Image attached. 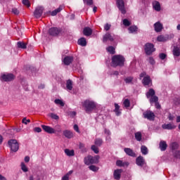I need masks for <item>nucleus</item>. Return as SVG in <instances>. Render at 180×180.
Here are the masks:
<instances>
[{"instance_id": "obj_1", "label": "nucleus", "mask_w": 180, "mask_h": 180, "mask_svg": "<svg viewBox=\"0 0 180 180\" xmlns=\"http://www.w3.org/2000/svg\"><path fill=\"white\" fill-rule=\"evenodd\" d=\"M126 59L122 55H115L112 57V67H124Z\"/></svg>"}, {"instance_id": "obj_2", "label": "nucleus", "mask_w": 180, "mask_h": 180, "mask_svg": "<svg viewBox=\"0 0 180 180\" xmlns=\"http://www.w3.org/2000/svg\"><path fill=\"white\" fill-rule=\"evenodd\" d=\"M146 98L149 99V102L151 105L158 102V96H155V91H154V89H150L146 94Z\"/></svg>"}, {"instance_id": "obj_3", "label": "nucleus", "mask_w": 180, "mask_h": 180, "mask_svg": "<svg viewBox=\"0 0 180 180\" xmlns=\"http://www.w3.org/2000/svg\"><path fill=\"white\" fill-rule=\"evenodd\" d=\"M83 106L86 112H92V110L96 109V103L93 101L86 100L83 103Z\"/></svg>"}, {"instance_id": "obj_4", "label": "nucleus", "mask_w": 180, "mask_h": 180, "mask_svg": "<svg viewBox=\"0 0 180 180\" xmlns=\"http://www.w3.org/2000/svg\"><path fill=\"white\" fill-rule=\"evenodd\" d=\"M8 147L13 153H16L19 150V143H18L16 139H10L8 141Z\"/></svg>"}, {"instance_id": "obj_5", "label": "nucleus", "mask_w": 180, "mask_h": 180, "mask_svg": "<svg viewBox=\"0 0 180 180\" xmlns=\"http://www.w3.org/2000/svg\"><path fill=\"white\" fill-rule=\"evenodd\" d=\"M144 51L146 56H152L153 53L155 51V49L154 48V44L151 43H146L144 46Z\"/></svg>"}, {"instance_id": "obj_6", "label": "nucleus", "mask_w": 180, "mask_h": 180, "mask_svg": "<svg viewBox=\"0 0 180 180\" xmlns=\"http://www.w3.org/2000/svg\"><path fill=\"white\" fill-rule=\"evenodd\" d=\"M15 78H16V77L15 76V75L12 74V73H8V74H4L1 76L0 79L1 81H4V82H11V81H13V79H15Z\"/></svg>"}, {"instance_id": "obj_7", "label": "nucleus", "mask_w": 180, "mask_h": 180, "mask_svg": "<svg viewBox=\"0 0 180 180\" xmlns=\"http://www.w3.org/2000/svg\"><path fill=\"white\" fill-rule=\"evenodd\" d=\"M61 32H63V30L61 28L53 27L49 30V34L50 36H53L54 37H56L60 34Z\"/></svg>"}, {"instance_id": "obj_8", "label": "nucleus", "mask_w": 180, "mask_h": 180, "mask_svg": "<svg viewBox=\"0 0 180 180\" xmlns=\"http://www.w3.org/2000/svg\"><path fill=\"white\" fill-rule=\"evenodd\" d=\"M117 6L120 11L122 15H126V8L124 7V1L123 0H117Z\"/></svg>"}, {"instance_id": "obj_9", "label": "nucleus", "mask_w": 180, "mask_h": 180, "mask_svg": "<svg viewBox=\"0 0 180 180\" xmlns=\"http://www.w3.org/2000/svg\"><path fill=\"white\" fill-rule=\"evenodd\" d=\"M44 11V8H43V6L37 7L35 11H34V18H36V19H39V18H41Z\"/></svg>"}, {"instance_id": "obj_10", "label": "nucleus", "mask_w": 180, "mask_h": 180, "mask_svg": "<svg viewBox=\"0 0 180 180\" xmlns=\"http://www.w3.org/2000/svg\"><path fill=\"white\" fill-rule=\"evenodd\" d=\"M41 127L45 133H48V134H54V128L44 124L41 125Z\"/></svg>"}, {"instance_id": "obj_11", "label": "nucleus", "mask_w": 180, "mask_h": 180, "mask_svg": "<svg viewBox=\"0 0 180 180\" xmlns=\"http://www.w3.org/2000/svg\"><path fill=\"white\" fill-rule=\"evenodd\" d=\"M136 164L138 167H144V164H146V160L143 156H139L136 159Z\"/></svg>"}, {"instance_id": "obj_12", "label": "nucleus", "mask_w": 180, "mask_h": 180, "mask_svg": "<svg viewBox=\"0 0 180 180\" xmlns=\"http://www.w3.org/2000/svg\"><path fill=\"white\" fill-rule=\"evenodd\" d=\"M122 172H123V169H115L113 172L114 179H115V180L120 179V178L122 176Z\"/></svg>"}, {"instance_id": "obj_13", "label": "nucleus", "mask_w": 180, "mask_h": 180, "mask_svg": "<svg viewBox=\"0 0 180 180\" xmlns=\"http://www.w3.org/2000/svg\"><path fill=\"white\" fill-rule=\"evenodd\" d=\"M162 128L164 130H174L175 129H176V125L174 124H164L162 125Z\"/></svg>"}, {"instance_id": "obj_14", "label": "nucleus", "mask_w": 180, "mask_h": 180, "mask_svg": "<svg viewBox=\"0 0 180 180\" xmlns=\"http://www.w3.org/2000/svg\"><path fill=\"white\" fill-rule=\"evenodd\" d=\"M168 40H171V37L168 34L166 35H159L157 37V41H168Z\"/></svg>"}, {"instance_id": "obj_15", "label": "nucleus", "mask_w": 180, "mask_h": 180, "mask_svg": "<svg viewBox=\"0 0 180 180\" xmlns=\"http://www.w3.org/2000/svg\"><path fill=\"white\" fill-rule=\"evenodd\" d=\"M99 155H96V156H91V155H88V159L90 160V165L91 164H98L99 162Z\"/></svg>"}, {"instance_id": "obj_16", "label": "nucleus", "mask_w": 180, "mask_h": 180, "mask_svg": "<svg viewBox=\"0 0 180 180\" xmlns=\"http://www.w3.org/2000/svg\"><path fill=\"white\" fill-rule=\"evenodd\" d=\"M124 151L126 155H129V157H136V153H134V151H133L130 148H124Z\"/></svg>"}, {"instance_id": "obj_17", "label": "nucleus", "mask_w": 180, "mask_h": 180, "mask_svg": "<svg viewBox=\"0 0 180 180\" xmlns=\"http://www.w3.org/2000/svg\"><path fill=\"white\" fill-rule=\"evenodd\" d=\"M172 54L174 57H180V47L174 46L172 49Z\"/></svg>"}, {"instance_id": "obj_18", "label": "nucleus", "mask_w": 180, "mask_h": 180, "mask_svg": "<svg viewBox=\"0 0 180 180\" xmlns=\"http://www.w3.org/2000/svg\"><path fill=\"white\" fill-rule=\"evenodd\" d=\"M74 61V57L72 56H65L63 59V64L65 65H70L71 63Z\"/></svg>"}, {"instance_id": "obj_19", "label": "nucleus", "mask_w": 180, "mask_h": 180, "mask_svg": "<svg viewBox=\"0 0 180 180\" xmlns=\"http://www.w3.org/2000/svg\"><path fill=\"white\" fill-rule=\"evenodd\" d=\"M152 6L154 10L156 11V12H160L161 11V4H160L159 1H154L152 3Z\"/></svg>"}, {"instance_id": "obj_20", "label": "nucleus", "mask_w": 180, "mask_h": 180, "mask_svg": "<svg viewBox=\"0 0 180 180\" xmlns=\"http://www.w3.org/2000/svg\"><path fill=\"white\" fill-rule=\"evenodd\" d=\"M155 31L157 33H160L163 29L162 24L160 22H157L154 24Z\"/></svg>"}, {"instance_id": "obj_21", "label": "nucleus", "mask_w": 180, "mask_h": 180, "mask_svg": "<svg viewBox=\"0 0 180 180\" xmlns=\"http://www.w3.org/2000/svg\"><path fill=\"white\" fill-rule=\"evenodd\" d=\"M63 8L64 6H60L58 8L55 9L54 11H49V13H51V16H56L57 15V13H60V12H61V11H63Z\"/></svg>"}, {"instance_id": "obj_22", "label": "nucleus", "mask_w": 180, "mask_h": 180, "mask_svg": "<svg viewBox=\"0 0 180 180\" xmlns=\"http://www.w3.org/2000/svg\"><path fill=\"white\" fill-rule=\"evenodd\" d=\"M92 29H91V27H85L83 30V34L84 36H87L89 37L92 34Z\"/></svg>"}, {"instance_id": "obj_23", "label": "nucleus", "mask_w": 180, "mask_h": 180, "mask_svg": "<svg viewBox=\"0 0 180 180\" xmlns=\"http://www.w3.org/2000/svg\"><path fill=\"white\" fill-rule=\"evenodd\" d=\"M63 136H65L66 139H72L74 137V133L68 129H66L63 131Z\"/></svg>"}, {"instance_id": "obj_24", "label": "nucleus", "mask_w": 180, "mask_h": 180, "mask_svg": "<svg viewBox=\"0 0 180 180\" xmlns=\"http://www.w3.org/2000/svg\"><path fill=\"white\" fill-rule=\"evenodd\" d=\"M109 40L110 41H113L114 39L113 37H112V34L110 33H106L103 38V43H106V41Z\"/></svg>"}, {"instance_id": "obj_25", "label": "nucleus", "mask_w": 180, "mask_h": 180, "mask_svg": "<svg viewBox=\"0 0 180 180\" xmlns=\"http://www.w3.org/2000/svg\"><path fill=\"white\" fill-rule=\"evenodd\" d=\"M167 147H168V145L167 144V142L165 141H161L159 143V148L162 151H165L167 150Z\"/></svg>"}, {"instance_id": "obj_26", "label": "nucleus", "mask_w": 180, "mask_h": 180, "mask_svg": "<svg viewBox=\"0 0 180 180\" xmlns=\"http://www.w3.org/2000/svg\"><path fill=\"white\" fill-rule=\"evenodd\" d=\"M143 117L148 119V120L153 121L155 119V115L154 113H146L143 114Z\"/></svg>"}, {"instance_id": "obj_27", "label": "nucleus", "mask_w": 180, "mask_h": 180, "mask_svg": "<svg viewBox=\"0 0 180 180\" xmlns=\"http://www.w3.org/2000/svg\"><path fill=\"white\" fill-rule=\"evenodd\" d=\"M77 44H79V46H82V47H85V46H86V39L84 37L80 38L77 41Z\"/></svg>"}, {"instance_id": "obj_28", "label": "nucleus", "mask_w": 180, "mask_h": 180, "mask_svg": "<svg viewBox=\"0 0 180 180\" xmlns=\"http://www.w3.org/2000/svg\"><path fill=\"white\" fill-rule=\"evenodd\" d=\"M142 82L143 85H150V82H151V78L150 76L147 75L143 77Z\"/></svg>"}, {"instance_id": "obj_29", "label": "nucleus", "mask_w": 180, "mask_h": 180, "mask_svg": "<svg viewBox=\"0 0 180 180\" xmlns=\"http://www.w3.org/2000/svg\"><path fill=\"white\" fill-rule=\"evenodd\" d=\"M116 165L117 167H129V162H123L122 160H117Z\"/></svg>"}, {"instance_id": "obj_30", "label": "nucleus", "mask_w": 180, "mask_h": 180, "mask_svg": "<svg viewBox=\"0 0 180 180\" xmlns=\"http://www.w3.org/2000/svg\"><path fill=\"white\" fill-rule=\"evenodd\" d=\"M17 47L18 49H22L23 50H25L27 47V44H26L23 41H18V42H17Z\"/></svg>"}, {"instance_id": "obj_31", "label": "nucleus", "mask_w": 180, "mask_h": 180, "mask_svg": "<svg viewBox=\"0 0 180 180\" xmlns=\"http://www.w3.org/2000/svg\"><path fill=\"white\" fill-rule=\"evenodd\" d=\"M66 88L68 91H72V80L71 79H68L66 82Z\"/></svg>"}, {"instance_id": "obj_32", "label": "nucleus", "mask_w": 180, "mask_h": 180, "mask_svg": "<svg viewBox=\"0 0 180 180\" xmlns=\"http://www.w3.org/2000/svg\"><path fill=\"white\" fill-rule=\"evenodd\" d=\"M65 153L68 157H74V155H75L74 150L65 149Z\"/></svg>"}, {"instance_id": "obj_33", "label": "nucleus", "mask_w": 180, "mask_h": 180, "mask_svg": "<svg viewBox=\"0 0 180 180\" xmlns=\"http://www.w3.org/2000/svg\"><path fill=\"white\" fill-rule=\"evenodd\" d=\"M53 131L54 134H56V133H61V131H63V129H61V125L56 124L55 126V128H53Z\"/></svg>"}, {"instance_id": "obj_34", "label": "nucleus", "mask_w": 180, "mask_h": 180, "mask_svg": "<svg viewBox=\"0 0 180 180\" xmlns=\"http://www.w3.org/2000/svg\"><path fill=\"white\" fill-rule=\"evenodd\" d=\"M141 152L143 155H147V154H148V148H147L146 146H142L141 147Z\"/></svg>"}, {"instance_id": "obj_35", "label": "nucleus", "mask_w": 180, "mask_h": 180, "mask_svg": "<svg viewBox=\"0 0 180 180\" xmlns=\"http://www.w3.org/2000/svg\"><path fill=\"white\" fill-rule=\"evenodd\" d=\"M170 148L172 150H178V148H179V144H178L176 142H172L170 144Z\"/></svg>"}, {"instance_id": "obj_36", "label": "nucleus", "mask_w": 180, "mask_h": 180, "mask_svg": "<svg viewBox=\"0 0 180 180\" xmlns=\"http://www.w3.org/2000/svg\"><path fill=\"white\" fill-rule=\"evenodd\" d=\"M79 150H81L82 153H86V151H88L86 150V148H85V144L80 143L79 144Z\"/></svg>"}, {"instance_id": "obj_37", "label": "nucleus", "mask_w": 180, "mask_h": 180, "mask_svg": "<svg viewBox=\"0 0 180 180\" xmlns=\"http://www.w3.org/2000/svg\"><path fill=\"white\" fill-rule=\"evenodd\" d=\"M106 50L110 54H115L116 53L115 51V47L112 46L107 47Z\"/></svg>"}, {"instance_id": "obj_38", "label": "nucleus", "mask_w": 180, "mask_h": 180, "mask_svg": "<svg viewBox=\"0 0 180 180\" xmlns=\"http://www.w3.org/2000/svg\"><path fill=\"white\" fill-rule=\"evenodd\" d=\"M129 30L130 33H134V32H137V30H139V27L136 25H131L129 27Z\"/></svg>"}, {"instance_id": "obj_39", "label": "nucleus", "mask_w": 180, "mask_h": 180, "mask_svg": "<svg viewBox=\"0 0 180 180\" xmlns=\"http://www.w3.org/2000/svg\"><path fill=\"white\" fill-rule=\"evenodd\" d=\"M103 143V141L101 139H96L94 144L97 146L98 147H101L102 146V143Z\"/></svg>"}, {"instance_id": "obj_40", "label": "nucleus", "mask_w": 180, "mask_h": 180, "mask_svg": "<svg viewBox=\"0 0 180 180\" xmlns=\"http://www.w3.org/2000/svg\"><path fill=\"white\" fill-rule=\"evenodd\" d=\"M89 169H90V171H93V172H97V171L99 170V167L94 165H91L89 167Z\"/></svg>"}, {"instance_id": "obj_41", "label": "nucleus", "mask_w": 180, "mask_h": 180, "mask_svg": "<svg viewBox=\"0 0 180 180\" xmlns=\"http://www.w3.org/2000/svg\"><path fill=\"white\" fill-rule=\"evenodd\" d=\"M135 139L137 141H140L142 139L141 132L138 131V132L135 133Z\"/></svg>"}, {"instance_id": "obj_42", "label": "nucleus", "mask_w": 180, "mask_h": 180, "mask_svg": "<svg viewBox=\"0 0 180 180\" xmlns=\"http://www.w3.org/2000/svg\"><path fill=\"white\" fill-rule=\"evenodd\" d=\"M56 105H59V106H64L65 103H64V101H63L62 100L60 99H56L54 101Z\"/></svg>"}, {"instance_id": "obj_43", "label": "nucleus", "mask_w": 180, "mask_h": 180, "mask_svg": "<svg viewBox=\"0 0 180 180\" xmlns=\"http://www.w3.org/2000/svg\"><path fill=\"white\" fill-rule=\"evenodd\" d=\"M49 117H51V119H53L54 120H58V119H60V117L55 113L49 114Z\"/></svg>"}, {"instance_id": "obj_44", "label": "nucleus", "mask_w": 180, "mask_h": 180, "mask_svg": "<svg viewBox=\"0 0 180 180\" xmlns=\"http://www.w3.org/2000/svg\"><path fill=\"white\" fill-rule=\"evenodd\" d=\"M133 77H126L124 81L125 82L126 84H131V82H133Z\"/></svg>"}, {"instance_id": "obj_45", "label": "nucleus", "mask_w": 180, "mask_h": 180, "mask_svg": "<svg viewBox=\"0 0 180 180\" xmlns=\"http://www.w3.org/2000/svg\"><path fill=\"white\" fill-rule=\"evenodd\" d=\"M124 108H130V100L128 98L125 99L123 102Z\"/></svg>"}, {"instance_id": "obj_46", "label": "nucleus", "mask_w": 180, "mask_h": 180, "mask_svg": "<svg viewBox=\"0 0 180 180\" xmlns=\"http://www.w3.org/2000/svg\"><path fill=\"white\" fill-rule=\"evenodd\" d=\"M114 105H115L114 112L115 113H120V105L119 104L116 103L114 104Z\"/></svg>"}, {"instance_id": "obj_47", "label": "nucleus", "mask_w": 180, "mask_h": 180, "mask_svg": "<svg viewBox=\"0 0 180 180\" xmlns=\"http://www.w3.org/2000/svg\"><path fill=\"white\" fill-rule=\"evenodd\" d=\"M21 169L23 171V172H27V171H29V169H27V167H26L25 162L21 163Z\"/></svg>"}, {"instance_id": "obj_48", "label": "nucleus", "mask_w": 180, "mask_h": 180, "mask_svg": "<svg viewBox=\"0 0 180 180\" xmlns=\"http://www.w3.org/2000/svg\"><path fill=\"white\" fill-rule=\"evenodd\" d=\"M148 61L150 65H154L155 64V60H154V58L153 56H150L148 59Z\"/></svg>"}, {"instance_id": "obj_49", "label": "nucleus", "mask_w": 180, "mask_h": 180, "mask_svg": "<svg viewBox=\"0 0 180 180\" xmlns=\"http://www.w3.org/2000/svg\"><path fill=\"white\" fill-rule=\"evenodd\" d=\"M91 150L95 153V154H98L99 153V149L95 145L91 146Z\"/></svg>"}, {"instance_id": "obj_50", "label": "nucleus", "mask_w": 180, "mask_h": 180, "mask_svg": "<svg viewBox=\"0 0 180 180\" xmlns=\"http://www.w3.org/2000/svg\"><path fill=\"white\" fill-rule=\"evenodd\" d=\"M83 2L89 6H91V5H94V0H83Z\"/></svg>"}, {"instance_id": "obj_51", "label": "nucleus", "mask_w": 180, "mask_h": 180, "mask_svg": "<svg viewBox=\"0 0 180 180\" xmlns=\"http://www.w3.org/2000/svg\"><path fill=\"white\" fill-rule=\"evenodd\" d=\"M123 25H124V26H130L131 25V23L130 22V21H129V20L124 19L123 20Z\"/></svg>"}, {"instance_id": "obj_52", "label": "nucleus", "mask_w": 180, "mask_h": 180, "mask_svg": "<svg viewBox=\"0 0 180 180\" xmlns=\"http://www.w3.org/2000/svg\"><path fill=\"white\" fill-rule=\"evenodd\" d=\"M159 58H160V60H165L167 58V54L164 53H161L159 54Z\"/></svg>"}, {"instance_id": "obj_53", "label": "nucleus", "mask_w": 180, "mask_h": 180, "mask_svg": "<svg viewBox=\"0 0 180 180\" xmlns=\"http://www.w3.org/2000/svg\"><path fill=\"white\" fill-rule=\"evenodd\" d=\"M22 4L25 6H27V8L30 6V1H29V0H22Z\"/></svg>"}, {"instance_id": "obj_54", "label": "nucleus", "mask_w": 180, "mask_h": 180, "mask_svg": "<svg viewBox=\"0 0 180 180\" xmlns=\"http://www.w3.org/2000/svg\"><path fill=\"white\" fill-rule=\"evenodd\" d=\"M90 160L88 159V156L84 158V162L85 165H90Z\"/></svg>"}, {"instance_id": "obj_55", "label": "nucleus", "mask_w": 180, "mask_h": 180, "mask_svg": "<svg viewBox=\"0 0 180 180\" xmlns=\"http://www.w3.org/2000/svg\"><path fill=\"white\" fill-rule=\"evenodd\" d=\"M174 158H178L180 160V150H176L174 154Z\"/></svg>"}, {"instance_id": "obj_56", "label": "nucleus", "mask_w": 180, "mask_h": 180, "mask_svg": "<svg viewBox=\"0 0 180 180\" xmlns=\"http://www.w3.org/2000/svg\"><path fill=\"white\" fill-rule=\"evenodd\" d=\"M110 24H105V26H104V30H106V32H108V30H110Z\"/></svg>"}, {"instance_id": "obj_57", "label": "nucleus", "mask_w": 180, "mask_h": 180, "mask_svg": "<svg viewBox=\"0 0 180 180\" xmlns=\"http://www.w3.org/2000/svg\"><path fill=\"white\" fill-rule=\"evenodd\" d=\"M22 123L27 124V123H30V120H27L26 117H24L22 120Z\"/></svg>"}, {"instance_id": "obj_58", "label": "nucleus", "mask_w": 180, "mask_h": 180, "mask_svg": "<svg viewBox=\"0 0 180 180\" xmlns=\"http://www.w3.org/2000/svg\"><path fill=\"white\" fill-rule=\"evenodd\" d=\"M12 12L14 13V15H19L20 13L19 10H18L16 8H13Z\"/></svg>"}, {"instance_id": "obj_59", "label": "nucleus", "mask_w": 180, "mask_h": 180, "mask_svg": "<svg viewBox=\"0 0 180 180\" xmlns=\"http://www.w3.org/2000/svg\"><path fill=\"white\" fill-rule=\"evenodd\" d=\"M73 129L75 131H77V133H79V127L77 124H75Z\"/></svg>"}, {"instance_id": "obj_60", "label": "nucleus", "mask_w": 180, "mask_h": 180, "mask_svg": "<svg viewBox=\"0 0 180 180\" xmlns=\"http://www.w3.org/2000/svg\"><path fill=\"white\" fill-rule=\"evenodd\" d=\"M34 131H35L36 133H41V128H40V127H35L34 129Z\"/></svg>"}, {"instance_id": "obj_61", "label": "nucleus", "mask_w": 180, "mask_h": 180, "mask_svg": "<svg viewBox=\"0 0 180 180\" xmlns=\"http://www.w3.org/2000/svg\"><path fill=\"white\" fill-rule=\"evenodd\" d=\"M155 106L156 109H161V105L160 104V103L158 101L155 103Z\"/></svg>"}, {"instance_id": "obj_62", "label": "nucleus", "mask_w": 180, "mask_h": 180, "mask_svg": "<svg viewBox=\"0 0 180 180\" xmlns=\"http://www.w3.org/2000/svg\"><path fill=\"white\" fill-rule=\"evenodd\" d=\"M147 75V73L146 72H143L140 74V79H141L143 77H146Z\"/></svg>"}, {"instance_id": "obj_63", "label": "nucleus", "mask_w": 180, "mask_h": 180, "mask_svg": "<svg viewBox=\"0 0 180 180\" xmlns=\"http://www.w3.org/2000/svg\"><path fill=\"white\" fill-rule=\"evenodd\" d=\"M62 180H70V176H68V174H65L62 177Z\"/></svg>"}, {"instance_id": "obj_64", "label": "nucleus", "mask_w": 180, "mask_h": 180, "mask_svg": "<svg viewBox=\"0 0 180 180\" xmlns=\"http://www.w3.org/2000/svg\"><path fill=\"white\" fill-rule=\"evenodd\" d=\"M0 180H7L6 177L4 176L2 174H0Z\"/></svg>"}]
</instances>
